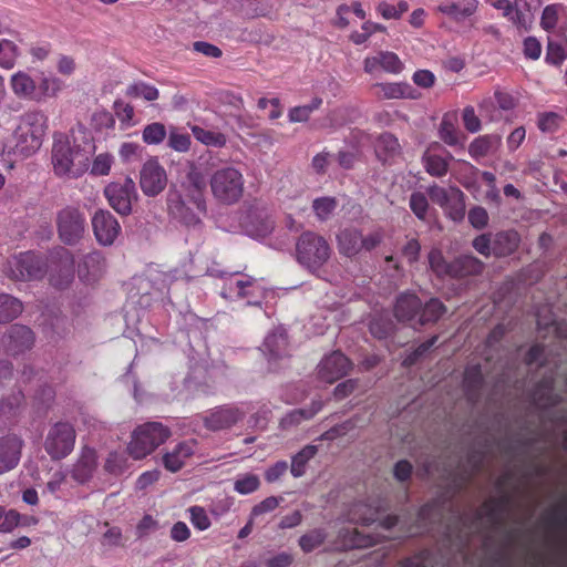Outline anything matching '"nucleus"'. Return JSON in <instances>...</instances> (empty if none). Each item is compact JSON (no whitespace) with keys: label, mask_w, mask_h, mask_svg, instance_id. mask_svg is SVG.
Wrapping results in <instances>:
<instances>
[{"label":"nucleus","mask_w":567,"mask_h":567,"mask_svg":"<svg viewBox=\"0 0 567 567\" xmlns=\"http://www.w3.org/2000/svg\"><path fill=\"white\" fill-rule=\"evenodd\" d=\"M245 179L243 173L234 166L216 168L209 178L214 199L221 205H234L244 195Z\"/></svg>","instance_id":"2"},{"label":"nucleus","mask_w":567,"mask_h":567,"mask_svg":"<svg viewBox=\"0 0 567 567\" xmlns=\"http://www.w3.org/2000/svg\"><path fill=\"white\" fill-rule=\"evenodd\" d=\"M364 71L375 80L382 79L383 73L390 72V54L379 52L375 56L367 58L364 60Z\"/></svg>","instance_id":"36"},{"label":"nucleus","mask_w":567,"mask_h":567,"mask_svg":"<svg viewBox=\"0 0 567 567\" xmlns=\"http://www.w3.org/2000/svg\"><path fill=\"white\" fill-rule=\"evenodd\" d=\"M477 0H461L458 2H446L439 6V11L454 20H463L475 13Z\"/></svg>","instance_id":"28"},{"label":"nucleus","mask_w":567,"mask_h":567,"mask_svg":"<svg viewBox=\"0 0 567 567\" xmlns=\"http://www.w3.org/2000/svg\"><path fill=\"white\" fill-rule=\"evenodd\" d=\"M328 241L313 231L302 233L296 241V257L300 265L311 271L318 270L330 258Z\"/></svg>","instance_id":"3"},{"label":"nucleus","mask_w":567,"mask_h":567,"mask_svg":"<svg viewBox=\"0 0 567 567\" xmlns=\"http://www.w3.org/2000/svg\"><path fill=\"white\" fill-rule=\"evenodd\" d=\"M91 223L94 236L102 246L113 245L121 233V225L110 210L97 209Z\"/></svg>","instance_id":"15"},{"label":"nucleus","mask_w":567,"mask_h":567,"mask_svg":"<svg viewBox=\"0 0 567 567\" xmlns=\"http://www.w3.org/2000/svg\"><path fill=\"white\" fill-rule=\"evenodd\" d=\"M446 216L454 221H460L465 216L464 194L458 188H452V197L443 207Z\"/></svg>","instance_id":"40"},{"label":"nucleus","mask_w":567,"mask_h":567,"mask_svg":"<svg viewBox=\"0 0 567 567\" xmlns=\"http://www.w3.org/2000/svg\"><path fill=\"white\" fill-rule=\"evenodd\" d=\"M34 340L33 331L29 327L18 323L10 326L1 338L7 352L12 355L30 350L34 344Z\"/></svg>","instance_id":"16"},{"label":"nucleus","mask_w":567,"mask_h":567,"mask_svg":"<svg viewBox=\"0 0 567 567\" xmlns=\"http://www.w3.org/2000/svg\"><path fill=\"white\" fill-rule=\"evenodd\" d=\"M96 467V453L91 447H83L81 455L72 470V477L83 484L87 482L95 471Z\"/></svg>","instance_id":"22"},{"label":"nucleus","mask_w":567,"mask_h":567,"mask_svg":"<svg viewBox=\"0 0 567 567\" xmlns=\"http://www.w3.org/2000/svg\"><path fill=\"white\" fill-rule=\"evenodd\" d=\"M542 6V0H515L514 4L509 0H497L494 8L501 10L514 25L522 30H529L535 12Z\"/></svg>","instance_id":"7"},{"label":"nucleus","mask_w":567,"mask_h":567,"mask_svg":"<svg viewBox=\"0 0 567 567\" xmlns=\"http://www.w3.org/2000/svg\"><path fill=\"white\" fill-rule=\"evenodd\" d=\"M167 207L169 215L186 227H195L202 224L200 212L190 203L189 198L183 197L177 192H169L167 195Z\"/></svg>","instance_id":"14"},{"label":"nucleus","mask_w":567,"mask_h":567,"mask_svg":"<svg viewBox=\"0 0 567 567\" xmlns=\"http://www.w3.org/2000/svg\"><path fill=\"white\" fill-rule=\"evenodd\" d=\"M10 276L16 280H35L44 276L43 261L35 254H20L9 262Z\"/></svg>","instance_id":"11"},{"label":"nucleus","mask_w":567,"mask_h":567,"mask_svg":"<svg viewBox=\"0 0 567 567\" xmlns=\"http://www.w3.org/2000/svg\"><path fill=\"white\" fill-rule=\"evenodd\" d=\"M113 109L122 125L130 126L134 116V107L128 103L117 100L114 102Z\"/></svg>","instance_id":"59"},{"label":"nucleus","mask_w":567,"mask_h":567,"mask_svg":"<svg viewBox=\"0 0 567 567\" xmlns=\"http://www.w3.org/2000/svg\"><path fill=\"white\" fill-rule=\"evenodd\" d=\"M89 156L90 151L76 144L71 145L63 134L55 136L52 147V164L58 175L80 176L89 167Z\"/></svg>","instance_id":"1"},{"label":"nucleus","mask_w":567,"mask_h":567,"mask_svg":"<svg viewBox=\"0 0 567 567\" xmlns=\"http://www.w3.org/2000/svg\"><path fill=\"white\" fill-rule=\"evenodd\" d=\"M13 138L16 141L14 144V153L20 154L21 156L28 157L38 151L41 147L42 138H38V143H31V135L28 131H22L21 126L18 125L14 133Z\"/></svg>","instance_id":"34"},{"label":"nucleus","mask_w":567,"mask_h":567,"mask_svg":"<svg viewBox=\"0 0 567 567\" xmlns=\"http://www.w3.org/2000/svg\"><path fill=\"white\" fill-rule=\"evenodd\" d=\"M373 146L378 161L384 167L381 173L375 175V187L379 192H382L381 184L386 183L388 179L385 167L390 155V135L386 132L379 134L374 140Z\"/></svg>","instance_id":"24"},{"label":"nucleus","mask_w":567,"mask_h":567,"mask_svg":"<svg viewBox=\"0 0 567 567\" xmlns=\"http://www.w3.org/2000/svg\"><path fill=\"white\" fill-rule=\"evenodd\" d=\"M339 538L346 548H364L377 543L372 535H365L357 528H342L339 532Z\"/></svg>","instance_id":"31"},{"label":"nucleus","mask_w":567,"mask_h":567,"mask_svg":"<svg viewBox=\"0 0 567 567\" xmlns=\"http://www.w3.org/2000/svg\"><path fill=\"white\" fill-rule=\"evenodd\" d=\"M312 208L320 220H327L337 208V200L333 197L317 198L312 203Z\"/></svg>","instance_id":"49"},{"label":"nucleus","mask_w":567,"mask_h":567,"mask_svg":"<svg viewBox=\"0 0 567 567\" xmlns=\"http://www.w3.org/2000/svg\"><path fill=\"white\" fill-rule=\"evenodd\" d=\"M419 96L420 93L411 84L404 82L392 83V99L415 100Z\"/></svg>","instance_id":"64"},{"label":"nucleus","mask_w":567,"mask_h":567,"mask_svg":"<svg viewBox=\"0 0 567 567\" xmlns=\"http://www.w3.org/2000/svg\"><path fill=\"white\" fill-rule=\"evenodd\" d=\"M20 514L13 509L6 512L0 507V532H11L19 525Z\"/></svg>","instance_id":"63"},{"label":"nucleus","mask_w":567,"mask_h":567,"mask_svg":"<svg viewBox=\"0 0 567 567\" xmlns=\"http://www.w3.org/2000/svg\"><path fill=\"white\" fill-rule=\"evenodd\" d=\"M168 146L177 152H186L190 146V137L188 134L172 128L168 135Z\"/></svg>","instance_id":"56"},{"label":"nucleus","mask_w":567,"mask_h":567,"mask_svg":"<svg viewBox=\"0 0 567 567\" xmlns=\"http://www.w3.org/2000/svg\"><path fill=\"white\" fill-rule=\"evenodd\" d=\"M327 538V532L323 528H315L303 534L299 538V546L305 553H311L321 546Z\"/></svg>","instance_id":"43"},{"label":"nucleus","mask_w":567,"mask_h":567,"mask_svg":"<svg viewBox=\"0 0 567 567\" xmlns=\"http://www.w3.org/2000/svg\"><path fill=\"white\" fill-rule=\"evenodd\" d=\"M353 368V363L341 351H332L323 357L317 365V378L326 383H334L346 377Z\"/></svg>","instance_id":"10"},{"label":"nucleus","mask_w":567,"mask_h":567,"mask_svg":"<svg viewBox=\"0 0 567 567\" xmlns=\"http://www.w3.org/2000/svg\"><path fill=\"white\" fill-rule=\"evenodd\" d=\"M452 188H444L437 185L431 186L427 189V194L431 198V200L435 204H437L440 207H444L452 197Z\"/></svg>","instance_id":"60"},{"label":"nucleus","mask_w":567,"mask_h":567,"mask_svg":"<svg viewBox=\"0 0 567 567\" xmlns=\"http://www.w3.org/2000/svg\"><path fill=\"white\" fill-rule=\"evenodd\" d=\"M91 124L93 128L99 132L113 130L115 126V118L111 112L101 110L93 113Z\"/></svg>","instance_id":"50"},{"label":"nucleus","mask_w":567,"mask_h":567,"mask_svg":"<svg viewBox=\"0 0 567 567\" xmlns=\"http://www.w3.org/2000/svg\"><path fill=\"white\" fill-rule=\"evenodd\" d=\"M347 522L352 524L370 525L379 523L385 530H390V514L380 506H372L365 502H355L348 506L343 513Z\"/></svg>","instance_id":"9"},{"label":"nucleus","mask_w":567,"mask_h":567,"mask_svg":"<svg viewBox=\"0 0 567 567\" xmlns=\"http://www.w3.org/2000/svg\"><path fill=\"white\" fill-rule=\"evenodd\" d=\"M499 142L501 138L497 136H478L470 144L468 153L473 158L478 159L491 153L492 150L499 144Z\"/></svg>","instance_id":"38"},{"label":"nucleus","mask_w":567,"mask_h":567,"mask_svg":"<svg viewBox=\"0 0 567 567\" xmlns=\"http://www.w3.org/2000/svg\"><path fill=\"white\" fill-rule=\"evenodd\" d=\"M127 458L117 452H111L105 461L104 470L112 475H121L126 468Z\"/></svg>","instance_id":"53"},{"label":"nucleus","mask_w":567,"mask_h":567,"mask_svg":"<svg viewBox=\"0 0 567 567\" xmlns=\"http://www.w3.org/2000/svg\"><path fill=\"white\" fill-rule=\"evenodd\" d=\"M440 138L449 146H464V136L456 125L455 115H445L439 127Z\"/></svg>","instance_id":"25"},{"label":"nucleus","mask_w":567,"mask_h":567,"mask_svg":"<svg viewBox=\"0 0 567 567\" xmlns=\"http://www.w3.org/2000/svg\"><path fill=\"white\" fill-rule=\"evenodd\" d=\"M410 207L419 219H426L429 212V203L424 194L413 193L410 198Z\"/></svg>","instance_id":"54"},{"label":"nucleus","mask_w":567,"mask_h":567,"mask_svg":"<svg viewBox=\"0 0 567 567\" xmlns=\"http://www.w3.org/2000/svg\"><path fill=\"white\" fill-rule=\"evenodd\" d=\"M564 12V7L559 3L546 6L540 18V25L545 31H553Z\"/></svg>","instance_id":"45"},{"label":"nucleus","mask_w":567,"mask_h":567,"mask_svg":"<svg viewBox=\"0 0 567 567\" xmlns=\"http://www.w3.org/2000/svg\"><path fill=\"white\" fill-rule=\"evenodd\" d=\"M482 262L473 256H462L452 262V277H463L478 274L482 270Z\"/></svg>","instance_id":"35"},{"label":"nucleus","mask_w":567,"mask_h":567,"mask_svg":"<svg viewBox=\"0 0 567 567\" xmlns=\"http://www.w3.org/2000/svg\"><path fill=\"white\" fill-rule=\"evenodd\" d=\"M421 301L415 295H402L398 298L394 306V316L401 321H408L412 327H416Z\"/></svg>","instance_id":"21"},{"label":"nucleus","mask_w":567,"mask_h":567,"mask_svg":"<svg viewBox=\"0 0 567 567\" xmlns=\"http://www.w3.org/2000/svg\"><path fill=\"white\" fill-rule=\"evenodd\" d=\"M561 116L555 112L542 113L538 116V128L545 133L555 132L560 124Z\"/></svg>","instance_id":"55"},{"label":"nucleus","mask_w":567,"mask_h":567,"mask_svg":"<svg viewBox=\"0 0 567 567\" xmlns=\"http://www.w3.org/2000/svg\"><path fill=\"white\" fill-rule=\"evenodd\" d=\"M445 312V307L439 299H431L424 306L421 305L419 317L416 320L417 326H423L427 322L436 321Z\"/></svg>","instance_id":"41"},{"label":"nucleus","mask_w":567,"mask_h":567,"mask_svg":"<svg viewBox=\"0 0 567 567\" xmlns=\"http://www.w3.org/2000/svg\"><path fill=\"white\" fill-rule=\"evenodd\" d=\"M466 165L470 171V175L462 181L463 186L471 192L475 198H480L482 195L478 182L482 181L487 187L484 197L491 202H498L501 196L496 186L495 175L489 172H480L468 163Z\"/></svg>","instance_id":"17"},{"label":"nucleus","mask_w":567,"mask_h":567,"mask_svg":"<svg viewBox=\"0 0 567 567\" xmlns=\"http://www.w3.org/2000/svg\"><path fill=\"white\" fill-rule=\"evenodd\" d=\"M104 268V258L99 251H92L84 256L83 261L79 265V275L86 277L87 281L96 280Z\"/></svg>","instance_id":"29"},{"label":"nucleus","mask_w":567,"mask_h":567,"mask_svg":"<svg viewBox=\"0 0 567 567\" xmlns=\"http://www.w3.org/2000/svg\"><path fill=\"white\" fill-rule=\"evenodd\" d=\"M436 148H440L439 144L431 145L424 153L423 161L429 174L432 176L441 177L446 174L449 169V161L452 159V155H437L434 153Z\"/></svg>","instance_id":"26"},{"label":"nucleus","mask_w":567,"mask_h":567,"mask_svg":"<svg viewBox=\"0 0 567 567\" xmlns=\"http://www.w3.org/2000/svg\"><path fill=\"white\" fill-rule=\"evenodd\" d=\"M143 141L146 144H159L166 137L165 125L159 122H154L146 125L142 134Z\"/></svg>","instance_id":"46"},{"label":"nucleus","mask_w":567,"mask_h":567,"mask_svg":"<svg viewBox=\"0 0 567 567\" xmlns=\"http://www.w3.org/2000/svg\"><path fill=\"white\" fill-rule=\"evenodd\" d=\"M244 416L245 413L237 406L221 405L213 409L204 416L203 422L205 427L210 431H221L231 427Z\"/></svg>","instance_id":"19"},{"label":"nucleus","mask_w":567,"mask_h":567,"mask_svg":"<svg viewBox=\"0 0 567 567\" xmlns=\"http://www.w3.org/2000/svg\"><path fill=\"white\" fill-rule=\"evenodd\" d=\"M11 85L18 96L34 99L35 83L29 74L24 72L16 73L11 78Z\"/></svg>","instance_id":"39"},{"label":"nucleus","mask_w":567,"mask_h":567,"mask_svg":"<svg viewBox=\"0 0 567 567\" xmlns=\"http://www.w3.org/2000/svg\"><path fill=\"white\" fill-rule=\"evenodd\" d=\"M112 163H113L112 155H110L107 153L100 154L94 158V161L92 163L91 173L93 175H99V176L107 175L110 173Z\"/></svg>","instance_id":"58"},{"label":"nucleus","mask_w":567,"mask_h":567,"mask_svg":"<svg viewBox=\"0 0 567 567\" xmlns=\"http://www.w3.org/2000/svg\"><path fill=\"white\" fill-rule=\"evenodd\" d=\"M23 311L22 302L8 293H0V323L14 320Z\"/></svg>","instance_id":"33"},{"label":"nucleus","mask_w":567,"mask_h":567,"mask_svg":"<svg viewBox=\"0 0 567 567\" xmlns=\"http://www.w3.org/2000/svg\"><path fill=\"white\" fill-rule=\"evenodd\" d=\"M369 329L371 334L378 340L383 341L388 348L390 334V319L388 315L374 316L370 321Z\"/></svg>","instance_id":"44"},{"label":"nucleus","mask_w":567,"mask_h":567,"mask_svg":"<svg viewBox=\"0 0 567 567\" xmlns=\"http://www.w3.org/2000/svg\"><path fill=\"white\" fill-rule=\"evenodd\" d=\"M205 186L206 181L203 173L195 164L189 163L183 187L186 190V197L200 213H206V200L203 194Z\"/></svg>","instance_id":"18"},{"label":"nucleus","mask_w":567,"mask_h":567,"mask_svg":"<svg viewBox=\"0 0 567 567\" xmlns=\"http://www.w3.org/2000/svg\"><path fill=\"white\" fill-rule=\"evenodd\" d=\"M189 513L190 522L195 528L206 530L210 526V519L203 507L192 506Z\"/></svg>","instance_id":"61"},{"label":"nucleus","mask_w":567,"mask_h":567,"mask_svg":"<svg viewBox=\"0 0 567 567\" xmlns=\"http://www.w3.org/2000/svg\"><path fill=\"white\" fill-rule=\"evenodd\" d=\"M22 131H29L31 137V143H38V138H42L45 134L47 130V116L41 111H32L23 114L20 117V123Z\"/></svg>","instance_id":"23"},{"label":"nucleus","mask_w":567,"mask_h":567,"mask_svg":"<svg viewBox=\"0 0 567 567\" xmlns=\"http://www.w3.org/2000/svg\"><path fill=\"white\" fill-rule=\"evenodd\" d=\"M75 430L68 422L55 423L44 440V450L51 460L59 461L66 457L74 447Z\"/></svg>","instance_id":"5"},{"label":"nucleus","mask_w":567,"mask_h":567,"mask_svg":"<svg viewBox=\"0 0 567 567\" xmlns=\"http://www.w3.org/2000/svg\"><path fill=\"white\" fill-rule=\"evenodd\" d=\"M169 434V430L159 422L145 423L134 431L127 451L135 460L143 458L163 444Z\"/></svg>","instance_id":"4"},{"label":"nucleus","mask_w":567,"mask_h":567,"mask_svg":"<svg viewBox=\"0 0 567 567\" xmlns=\"http://www.w3.org/2000/svg\"><path fill=\"white\" fill-rule=\"evenodd\" d=\"M167 185V175L157 159L146 161L140 172V186L142 192L150 197L162 193Z\"/></svg>","instance_id":"12"},{"label":"nucleus","mask_w":567,"mask_h":567,"mask_svg":"<svg viewBox=\"0 0 567 567\" xmlns=\"http://www.w3.org/2000/svg\"><path fill=\"white\" fill-rule=\"evenodd\" d=\"M281 501H284L282 497L269 496L252 507L250 516L257 517L272 512L279 506Z\"/></svg>","instance_id":"62"},{"label":"nucleus","mask_w":567,"mask_h":567,"mask_svg":"<svg viewBox=\"0 0 567 567\" xmlns=\"http://www.w3.org/2000/svg\"><path fill=\"white\" fill-rule=\"evenodd\" d=\"M22 441L16 435L0 439V474L14 468L21 457Z\"/></svg>","instance_id":"20"},{"label":"nucleus","mask_w":567,"mask_h":567,"mask_svg":"<svg viewBox=\"0 0 567 567\" xmlns=\"http://www.w3.org/2000/svg\"><path fill=\"white\" fill-rule=\"evenodd\" d=\"M61 89L60 80L55 78H43L39 84L38 91L35 90L34 100L40 101L45 96H54Z\"/></svg>","instance_id":"52"},{"label":"nucleus","mask_w":567,"mask_h":567,"mask_svg":"<svg viewBox=\"0 0 567 567\" xmlns=\"http://www.w3.org/2000/svg\"><path fill=\"white\" fill-rule=\"evenodd\" d=\"M241 226L251 237H266L274 230L275 221L265 206L255 204L246 212Z\"/></svg>","instance_id":"13"},{"label":"nucleus","mask_w":567,"mask_h":567,"mask_svg":"<svg viewBox=\"0 0 567 567\" xmlns=\"http://www.w3.org/2000/svg\"><path fill=\"white\" fill-rule=\"evenodd\" d=\"M519 243V237L515 231H504L496 234L492 240L493 255L498 257L508 256L515 251Z\"/></svg>","instance_id":"30"},{"label":"nucleus","mask_w":567,"mask_h":567,"mask_svg":"<svg viewBox=\"0 0 567 567\" xmlns=\"http://www.w3.org/2000/svg\"><path fill=\"white\" fill-rule=\"evenodd\" d=\"M567 58L565 48L556 42L549 41L547 44L546 61L553 65H559Z\"/></svg>","instance_id":"57"},{"label":"nucleus","mask_w":567,"mask_h":567,"mask_svg":"<svg viewBox=\"0 0 567 567\" xmlns=\"http://www.w3.org/2000/svg\"><path fill=\"white\" fill-rule=\"evenodd\" d=\"M126 95L132 97H138L142 96L146 101H155L159 92L155 86L148 85L143 82L134 83L130 85L126 90Z\"/></svg>","instance_id":"47"},{"label":"nucleus","mask_w":567,"mask_h":567,"mask_svg":"<svg viewBox=\"0 0 567 567\" xmlns=\"http://www.w3.org/2000/svg\"><path fill=\"white\" fill-rule=\"evenodd\" d=\"M288 339L284 331L269 333L264 341V351L269 359H280L287 353Z\"/></svg>","instance_id":"32"},{"label":"nucleus","mask_w":567,"mask_h":567,"mask_svg":"<svg viewBox=\"0 0 567 567\" xmlns=\"http://www.w3.org/2000/svg\"><path fill=\"white\" fill-rule=\"evenodd\" d=\"M192 133L197 141L214 147H223L226 144V136L223 133L209 131L200 126H192Z\"/></svg>","instance_id":"42"},{"label":"nucleus","mask_w":567,"mask_h":567,"mask_svg":"<svg viewBox=\"0 0 567 567\" xmlns=\"http://www.w3.org/2000/svg\"><path fill=\"white\" fill-rule=\"evenodd\" d=\"M317 452L316 445L308 444L292 456L290 472L293 477H301L305 474L307 463L315 457Z\"/></svg>","instance_id":"37"},{"label":"nucleus","mask_w":567,"mask_h":567,"mask_svg":"<svg viewBox=\"0 0 567 567\" xmlns=\"http://www.w3.org/2000/svg\"><path fill=\"white\" fill-rule=\"evenodd\" d=\"M339 250L348 257L362 250V234L355 228H346L338 235Z\"/></svg>","instance_id":"27"},{"label":"nucleus","mask_w":567,"mask_h":567,"mask_svg":"<svg viewBox=\"0 0 567 567\" xmlns=\"http://www.w3.org/2000/svg\"><path fill=\"white\" fill-rule=\"evenodd\" d=\"M260 486V480L255 474H246L237 478L234 483V489L243 495L257 491Z\"/></svg>","instance_id":"51"},{"label":"nucleus","mask_w":567,"mask_h":567,"mask_svg":"<svg viewBox=\"0 0 567 567\" xmlns=\"http://www.w3.org/2000/svg\"><path fill=\"white\" fill-rule=\"evenodd\" d=\"M429 262L432 270L440 277L450 276L452 277V264H447L441 250L433 249L429 254Z\"/></svg>","instance_id":"48"},{"label":"nucleus","mask_w":567,"mask_h":567,"mask_svg":"<svg viewBox=\"0 0 567 567\" xmlns=\"http://www.w3.org/2000/svg\"><path fill=\"white\" fill-rule=\"evenodd\" d=\"M85 217L75 207L68 206L56 215V227L60 239L65 245H75L85 233Z\"/></svg>","instance_id":"8"},{"label":"nucleus","mask_w":567,"mask_h":567,"mask_svg":"<svg viewBox=\"0 0 567 567\" xmlns=\"http://www.w3.org/2000/svg\"><path fill=\"white\" fill-rule=\"evenodd\" d=\"M104 195L110 206L122 216H128L132 213V205L138 198L135 182L131 177L107 184Z\"/></svg>","instance_id":"6"}]
</instances>
